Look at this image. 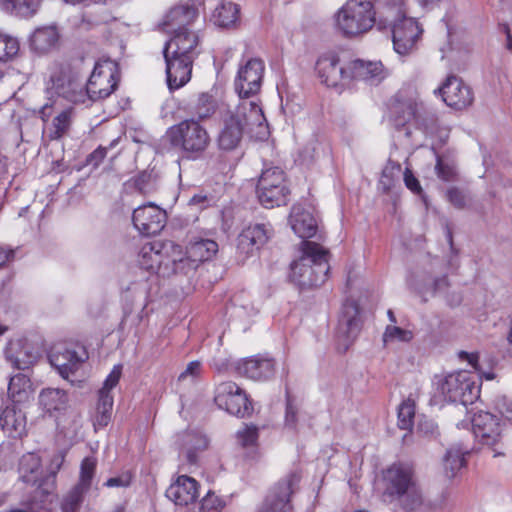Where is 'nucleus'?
Masks as SVG:
<instances>
[{
  "mask_svg": "<svg viewBox=\"0 0 512 512\" xmlns=\"http://www.w3.org/2000/svg\"><path fill=\"white\" fill-rule=\"evenodd\" d=\"M163 47L167 86L180 89L191 79L194 60L200 54L199 35L191 29L175 30Z\"/></svg>",
  "mask_w": 512,
  "mask_h": 512,
  "instance_id": "nucleus-1",
  "label": "nucleus"
},
{
  "mask_svg": "<svg viewBox=\"0 0 512 512\" xmlns=\"http://www.w3.org/2000/svg\"><path fill=\"white\" fill-rule=\"evenodd\" d=\"M301 253L291 263V281L302 289L320 286L329 272V251L316 242L303 241Z\"/></svg>",
  "mask_w": 512,
  "mask_h": 512,
  "instance_id": "nucleus-2",
  "label": "nucleus"
},
{
  "mask_svg": "<svg viewBox=\"0 0 512 512\" xmlns=\"http://www.w3.org/2000/svg\"><path fill=\"white\" fill-rule=\"evenodd\" d=\"M266 119L261 107L254 101H242L234 112L225 117L217 143L221 150L235 149L243 136L246 128L258 126L262 128Z\"/></svg>",
  "mask_w": 512,
  "mask_h": 512,
  "instance_id": "nucleus-3",
  "label": "nucleus"
},
{
  "mask_svg": "<svg viewBox=\"0 0 512 512\" xmlns=\"http://www.w3.org/2000/svg\"><path fill=\"white\" fill-rule=\"evenodd\" d=\"M47 101L39 110L40 118L47 122L52 116L58 97H63L74 104H87L86 85L77 77L63 70L55 71L46 84Z\"/></svg>",
  "mask_w": 512,
  "mask_h": 512,
  "instance_id": "nucleus-4",
  "label": "nucleus"
},
{
  "mask_svg": "<svg viewBox=\"0 0 512 512\" xmlns=\"http://www.w3.org/2000/svg\"><path fill=\"white\" fill-rule=\"evenodd\" d=\"M375 15L370 1L348 0L335 15L336 28L347 37H356L374 26Z\"/></svg>",
  "mask_w": 512,
  "mask_h": 512,
  "instance_id": "nucleus-5",
  "label": "nucleus"
},
{
  "mask_svg": "<svg viewBox=\"0 0 512 512\" xmlns=\"http://www.w3.org/2000/svg\"><path fill=\"white\" fill-rule=\"evenodd\" d=\"M385 22L392 26L395 51L400 55L409 54L422 33L417 21L406 17L401 6H393L388 9Z\"/></svg>",
  "mask_w": 512,
  "mask_h": 512,
  "instance_id": "nucleus-6",
  "label": "nucleus"
},
{
  "mask_svg": "<svg viewBox=\"0 0 512 512\" xmlns=\"http://www.w3.org/2000/svg\"><path fill=\"white\" fill-rule=\"evenodd\" d=\"M391 111L397 126L415 121L418 125L423 126L427 132L433 131L432 126L436 122V117L432 113H427L423 104L419 102L416 92L400 91L396 95Z\"/></svg>",
  "mask_w": 512,
  "mask_h": 512,
  "instance_id": "nucleus-7",
  "label": "nucleus"
},
{
  "mask_svg": "<svg viewBox=\"0 0 512 512\" xmlns=\"http://www.w3.org/2000/svg\"><path fill=\"white\" fill-rule=\"evenodd\" d=\"M166 136L173 147L194 155L205 151L210 142L206 129L193 119L172 126Z\"/></svg>",
  "mask_w": 512,
  "mask_h": 512,
  "instance_id": "nucleus-8",
  "label": "nucleus"
},
{
  "mask_svg": "<svg viewBox=\"0 0 512 512\" xmlns=\"http://www.w3.org/2000/svg\"><path fill=\"white\" fill-rule=\"evenodd\" d=\"M472 431L476 441L493 451V457H503L502 426L497 416L480 411L472 418Z\"/></svg>",
  "mask_w": 512,
  "mask_h": 512,
  "instance_id": "nucleus-9",
  "label": "nucleus"
},
{
  "mask_svg": "<svg viewBox=\"0 0 512 512\" xmlns=\"http://www.w3.org/2000/svg\"><path fill=\"white\" fill-rule=\"evenodd\" d=\"M256 191L260 203L266 208L286 204L289 190L284 171L279 167L263 170Z\"/></svg>",
  "mask_w": 512,
  "mask_h": 512,
  "instance_id": "nucleus-10",
  "label": "nucleus"
},
{
  "mask_svg": "<svg viewBox=\"0 0 512 512\" xmlns=\"http://www.w3.org/2000/svg\"><path fill=\"white\" fill-rule=\"evenodd\" d=\"M265 63L261 58L242 59L234 78V89L243 101L256 96L262 87Z\"/></svg>",
  "mask_w": 512,
  "mask_h": 512,
  "instance_id": "nucleus-11",
  "label": "nucleus"
},
{
  "mask_svg": "<svg viewBox=\"0 0 512 512\" xmlns=\"http://www.w3.org/2000/svg\"><path fill=\"white\" fill-rule=\"evenodd\" d=\"M445 400L463 405L472 404L480 395V386L466 371L449 374L439 383Z\"/></svg>",
  "mask_w": 512,
  "mask_h": 512,
  "instance_id": "nucleus-12",
  "label": "nucleus"
},
{
  "mask_svg": "<svg viewBox=\"0 0 512 512\" xmlns=\"http://www.w3.org/2000/svg\"><path fill=\"white\" fill-rule=\"evenodd\" d=\"M118 80L116 62L110 59L98 61L86 84L88 102L102 100L110 96L117 88Z\"/></svg>",
  "mask_w": 512,
  "mask_h": 512,
  "instance_id": "nucleus-13",
  "label": "nucleus"
},
{
  "mask_svg": "<svg viewBox=\"0 0 512 512\" xmlns=\"http://www.w3.org/2000/svg\"><path fill=\"white\" fill-rule=\"evenodd\" d=\"M170 252L181 254V246L173 242L153 241L145 243L138 254L140 267L152 274L162 271L169 273L168 257Z\"/></svg>",
  "mask_w": 512,
  "mask_h": 512,
  "instance_id": "nucleus-14",
  "label": "nucleus"
},
{
  "mask_svg": "<svg viewBox=\"0 0 512 512\" xmlns=\"http://www.w3.org/2000/svg\"><path fill=\"white\" fill-rule=\"evenodd\" d=\"M214 401L219 408L237 417L250 416L253 412L245 391L232 381L222 382L216 386Z\"/></svg>",
  "mask_w": 512,
  "mask_h": 512,
  "instance_id": "nucleus-15",
  "label": "nucleus"
},
{
  "mask_svg": "<svg viewBox=\"0 0 512 512\" xmlns=\"http://www.w3.org/2000/svg\"><path fill=\"white\" fill-rule=\"evenodd\" d=\"M300 481V475L291 472L268 493L257 512H293L290 496Z\"/></svg>",
  "mask_w": 512,
  "mask_h": 512,
  "instance_id": "nucleus-16",
  "label": "nucleus"
},
{
  "mask_svg": "<svg viewBox=\"0 0 512 512\" xmlns=\"http://www.w3.org/2000/svg\"><path fill=\"white\" fill-rule=\"evenodd\" d=\"M122 374V366L115 365L99 390L96 412L93 418L95 429L104 428L111 420L113 396L111 390L118 384Z\"/></svg>",
  "mask_w": 512,
  "mask_h": 512,
  "instance_id": "nucleus-17",
  "label": "nucleus"
},
{
  "mask_svg": "<svg viewBox=\"0 0 512 512\" xmlns=\"http://www.w3.org/2000/svg\"><path fill=\"white\" fill-rule=\"evenodd\" d=\"M166 218V212L153 203L139 206L132 215L134 227L146 236L160 233L165 227Z\"/></svg>",
  "mask_w": 512,
  "mask_h": 512,
  "instance_id": "nucleus-18",
  "label": "nucleus"
},
{
  "mask_svg": "<svg viewBox=\"0 0 512 512\" xmlns=\"http://www.w3.org/2000/svg\"><path fill=\"white\" fill-rule=\"evenodd\" d=\"M315 69L321 82L328 87L348 84V79H346L348 63L341 65L339 57L334 53L320 56L316 62Z\"/></svg>",
  "mask_w": 512,
  "mask_h": 512,
  "instance_id": "nucleus-19",
  "label": "nucleus"
},
{
  "mask_svg": "<svg viewBox=\"0 0 512 512\" xmlns=\"http://www.w3.org/2000/svg\"><path fill=\"white\" fill-rule=\"evenodd\" d=\"M439 92L443 101L457 110L469 107L474 101L472 89L456 76H449Z\"/></svg>",
  "mask_w": 512,
  "mask_h": 512,
  "instance_id": "nucleus-20",
  "label": "nucleus"
},
{
  "mask_svg": "<svg viewBox=\"0 0 512 512\" xmlns=\"http://www.w3.org/2000/svg\"><path fill=\"white\" fill-rule=\"evenodd\" d=\"M19 478L22 482L41 490L43 494H49L50 489L45 482L41 459L35 453H27L20 458L18 466Z\"/></svg>",
  "mask_w": 512,
  "mask_h": 512,
  "instance_id": "nucleus-21",
  "label": "nucleus"
},
{
  "mask_svg": "<svg viewBox=\"0 0 512 512\" xmlns=\"http://www.w3.org/2000/svg\"><path fill=\"white\" fill-rule=\"evenodd\" d=\"M386 482L385 495L398 497L407 492L414 484L411 468L402 464H393L384 475Z\"/></svg>",
  "mask_w": 512,
  "mask_h": 512,
  "instance_id": "nucleus-22",
  "label": "nucleus"
},
{
  "mask_svg": "<svg viewBox=\"0 0 512 512\" xmlns=\"http://www.w3.org/2000/svg\"><path fill=\"white\" fill-rule=\"evenodd\" d=\"M166 496L177 506H189L199 497V485L194 478L181 475L168 487Z\"/></svg>",
  "mask_w": 512,
  "mask_h": 512,
  "instance_id": "nucleus-23",
  "label": "nucleus"
},
{
  "mask_svg": "<svg viewBox=\"0 0 512 512\" xmlns=\"http://www.w3.org/2000/svg\"><path fill=\"white\" fill-rule=\"evenodd\" d=\"M359 306L355 301L347 300L341 310L338 320L337 335L344 338L345 348L357 336L361 328Z\"/></svg>",
  "mask_w": 512,
  "mask_h": 512,
  "instance_id": "nucleus-24",
  "label": "nucleus"
},
{
  "mask_svg": "<svg viewBox=\"0 0 512 512\" xmlns=\"http://www.w3.org/2000/svg\"><path fill=\"white\" fill-rule=\"evenodd\" d=\"M272 234L269 224H255L245 228L237 238V249L240 253L249 255L264 245Z\"/></svg>",
  "mask_w": 512,
  "mask_h": 512,
  "instance_id": "nucleus-25",
  "label": "nucleus"
},
{
  "mask_svg": "<svg viewBox=\"0 0 512 512\" xmlns=\"http://www.w3.org/2000/svg\"><path fill=\"white\" fill-rule=\"evenodd\" d=\"M238 373L252 380H268L274 376L275 363L273 359L253 356L243 359L237 363Z\"/></svg>",
  "mask_w": 512,
  "mask_h": 512,
  "instance_id": "nucleus-26",
  "label": "nucleus"
},
{
  "mask_svg": "<svg viewBox=\"0 0 512 512\" xmlns=\"http://www.w3.org/2000/svg\"><path fill=\"white\" fill-rule=\"evenodd\" d=\"M5 357L14 368L25 370L36 361L37 354L26 339H16L8 343Z\"/></svg>",
  "mask_w": 512,
  "mask_h": 512,
  "instance_id": "nucleus-27",
  "label": "nucleus"
},
{
  "mask_svg": "<svg viewBox=\"0 0 512 512\" xmlns=\"http://www.w3.org/2000/svg\"><path fill=\"white\" fill-rule=\"evenodd\" d=\"M49 360L59 374L67 380H69V376L73 375L84 362L83 357L64 346L55 347L49 355Z\"/></svg>",
  "mask_w": 512,
  "mask_h": 512,
  "instance_id": "nucleus-28",
  "label": "nucleus"
},
{
  "mask_svg": "<svg viewBox=\"0 0 512 512\" xmlns=\"http://www.w3.org/2000/svg\"><path fill=\"white\" fill-rule=\"evenodd\" d=\"M289 223L294 233L300 238L313 237L318 228L317 218L313 212L300 204L292 207Z\"/></svg>",
  "mask_w": 512,
  "mask_h": 512,
  "instance_id": "nucleus-29",
  "label": "nucleus"
},
{
  "mask_svg": "<svg viewBox=\"0 0 512 512\" xmlns=\"http://www.w3.org/2000/svg\"><path fill=\"white\" fill-rule=\"evenodd\" d=\"M384 78V70L381 62H372L356 59L348 63L346 79L348 84L353 80H376Z\"/></svg>",
  "mask_w": 512,
  "mask_h": 512,
  "instance_id": "nucleus-30",
  "label": "nucleus"
},
{
  "mask_svg": "<svg viewBox=\"0 0 512 512\" xmlns=\"http://www.w3.org/2000/svg\"><path fill=\"white\" fill-rule=\"evenodd\" d=\"M1 429L12 438H20L26 433L25 413L15 405L7 406L0 414Z\"/></svg>",
  "mask_w": 512,
  "mask_h": 512,
  "instance_id": "nucleus-31",
  "label": "nucleus"
},
{
  "mask_svg": "<svg viewBox=\"0 0 512 512\" xmlns=\"http://www.w3.org/2000/svg\"><path fill=\"white\" fill-rule=\"evenodd\" d=\"M197 16L198 11L193 6H175L165 16L163 25L168 33H175V30L189 29L188 26L197 18Z\"/></svg>",
  "mask_w": 512,
  "mask_h": 512,
  "instance_id": "nucleus-32",
  "label": "nucleus"
},
{
  "mask_svg": "<svg viewBox=\"0 0 512 512\" xmlns=\"http://www.w3.org/2000/svg\"><path fill=\"white\" fill-rule=\"evenodd\" d=\"M59 37L53 25L37 28L30 37L31 49L39 54L48 53L58 45Z\"/></svg>",
  "mask_w": 512,
  "mask_h": 512,
  "instance_id": "nucleus-33",
  "label": "nucleus"
},
{
  "mask_svg": "<svg viewBox=\"0 0 512 512\" xmlns=\"http://www.w3.org/2000/svg\"><path fill=\"white\" fill-rule=\"evenodd\" d=\"M32 394V383L27 375L18 373L10 378L8 396L14 404L28 402Z\"/></svg>",
  "mask_w": 512,
  "mask_h": 512,
  "instance_id": "nucleus-34",
  "label": "nucleus"
},
{
  "mask_svg": "<svg viewBox=\"0 0 512 512\" xmlns=\"http://www.w3.org/2000/svg\"><path fill=\"white\" fill-rule=\"evenodd\" d=\"M67 403V394L61 389L46 388L39 395V404L48 413L65 410Z\"/></svg>",
  "mask_w": 512,
  "mask_h": 512,
  "instance_id": "nucleus-35",
  "label": "nucleus"
},
{
  "mask_svg": "<svg viewBox=\"0 0 512 512\" xmlns=\"http://www.w3.org/2000/svg\"><path fill=\"white\" fill-rule=\"evenodd\" d=\"M187 254L198 263L211 260L218 252V244L211 239L192 240L187 247Z\"/></svg>",
  "mask_w": 512,
  "mask_h": 512,
  "instance_id": "nucleus-36",
  "label": "nucleus"
},
{
  "mask_svg": "<svg viewBox=\"0 0 512 512\" xmlns=\"http://www.w3.org/2000/svg\"><path fill=\"white\" fill-rule=\"evenodd\" d=\"M41 0H0L2 10L21 18H30L39 10Z\"/></svg>",
  "mask_w": 512,
  "mask_h": 512,
  "instance_id": "nucleus-37",
  "label": "nucleus"
},
{
  "mask_svg": "<svg viewBox=\"0 0 512 512\" xmlns=\"http://www.w3.org/2000/svg\"><path fill=\"white\" fill-rule=\"evenodd\" d=\"M207 447V439L194 432L185 433L182 437L181 455H183L189 464H195L197 461V452Z\"/></svg>",
  "mask_w": 512,
  "mask_h": 512,
  "instance_id": "nucleus-38",
  "label": "nucleus"
},
{
  "mask_svg": "<svg viewBox=\"0 0 512 512\" xmlns=\"http://www.w3.org/2000/svg\"><path fill=\"white\" fill-rule=\"evenodd\" d=\"M469 453L467 447L453 445L446 452L444 457V471L448 478H453L456 473L465 465V455Z\"/></svg>",
  "mask_w": 512,
  "mask_h": 512,
  "instance_id": "nucleus-39",
  "label": "nucleus"
},
{
  "mask_svg": "<svg viewBox=\"0 0 512 512\" xmlns=\"http://www.w3.org/2000/svg\"><path fill=\"white\" fill-rule=\"evenodd\" d=\"M73 122V109L67 108L60 111L48 127V136L51 140H58L66 136Z\"/></svg>",
  "mask_w": 512,
  "mask_h": 512,
  "instance_id": "nucleus-40",
  "label": "nucleus"
},
{
  "mask_svg": "<svg viewBox=\"0 0 512 512\" xmlns=\"http://www.w3.org/2000/svg\"><path fill=\"white\" fill-rule=\"evenodd\" d=\"M238 14L239 8L236 4L221 3L213 12L212 20L216 26L227 28L236 23Z\"/></svg>",
  "mask_w": 512,
  "mask_h": 512,
  "instance_id": "nucleus-41",
  "label": "nucleus"
},
{
  "mask_svg": "<svg viewBox=\"0 0 512 512\" xmlns=\"http://www.w3.org/2000/svg\"><path fill=\"white\" fill-rule=\"evenodd\" d=\"M168 262L169 270L171 269L173 273L183 275H189L191 272L195 271L199 265L189 254H184L182 250L181 254L170 252Z\"/></svg>",
  "mask_w": 512,
  "mask_h": 512,
  "instance_id": "nucleus-42",
  "label": "nucleus"
},
{
  "mask_svg": "<svg viewBox=\"0 0 512 512\" xmlns=\"http://www.w3.org/2000/svg\"><path fill=\"white\" fill-rule=\"evenodd\" d=\"M402 172L401 165L397 162L389 160L382 170L379 180V187L383 192H388L399 180Z\"/></svg>",
  "mask_w": 512,
  "mask_h": 512,
  "instance_id": "nucleus-43",
  "label": "nucleus"
},
{
  "mask_svg": "<svg viewBox=\"0 0 512 512\" xmlns=\"http://www.w3.org/2000/svg\"><path fill=\"white\" fill-rule=\"evenodd\" d=\"M191 110L198 119H206L214 114L216 101L210 94L200 93L194 101Z\"/></svg>",
  "mask_w": 512,
  "mask_h": 512,
  "instance_id": "nucleus-44",
  "label": "nucleus"
},
{
  "mask_svg": "<svg viewBox=\"0 0 512 512\" xmlns=\"http://www.w3.org/2000/svg\"><path fill=\"white\" fill-rule=\"evenodd\" d=\"M87 492L76 485L73 486L62 499V512H78Z\"/></svg>",
  "mask_w": 512,
  "mask_h": 512,
  "instance_id": "nucleus-45",
  "label": "nucleus"
},
{
  "mask_svg": "<svg viewBox=\"0 0 512 512\" xmlns=\"http://www.w3.org/2000/svg\"><path fill=\"white\" fill-rule=\"evenodd\" d=\"M97 460L94 457H85L80 465L79 481L76 486L89 491L95 475Z\"/></svg>",
  "mask_w": 512,
  "mask_h": 512,
  "instance_id": "nucleus-46",
  "label": "nucleus"
},
{
  "mask_svg": "<svg viewBox=\"0 0 512 512\" xmlns=\"http://www.w3.org/2000/svg\"><path fill=\"white\" fill-rule=\"evenodd\" d=\"M397 499L400 500L401 506L406 511H417L424 505L422 492L416 484L403 493V495L398 496Z\"/></svg>",
  "mask_w": 512,
  "mask_h": 512,
  "instance_id": "nucleus-47",
  "label": "nucleus"
},
{
  "mask_svg": "<svg viewBox=\"0 0 512 512\" xmlns=\"http://www.w3.org/2000/svg\"><path fill=\"white\" fill-rule=\"evenodd\" d=\"M415 402L408 398L398 408V426L403 430H411L414 425Z\"/></svg>",
  "mask_w": 512,
  "mask_h": 512,
  "instance_id": "nucleus-48",
  "label": "nucleus"
},
{
  "mask_svg": "<svg viewBox=\"0 0 512 512\" xmlns=\"http://www.w3.org/2000/svg\"><path fill=\"white\" fill-rule=\"evenodd\" d=\"M19 42L16 38L0 33V61H8L19 52Z\"/></svg>",
  "mask_w": 512,
  "mask_h": 512,
  "instance_id": "nucleus-49",
  "label": "nucleus"
},
{
  "mask_svg": "<svg viewBox=\"0 0 512 512\" xmlns=\"http://www.w3.org/2000/svg\"><path fill=\"white\" fill-rule=\"evenodd\" d=\"M238 444L243 448L253 447L258 440V428L254 425L245 424L236 433Z\"/></svg>",
  "mask_w": 512,
  "mask_h": 512,
  "instance_id": "nucleus-50",
  "label": "nucleus"
},
{
  "mask_svg": "<svg viewBox=\"0 0 512 512\" xmlns=\"http://www.w3.org/2000/svg\"><path fill=\"white\" fill-rule=\"evenodd\" d=\"M413 338V333L410 330L400 328L398 326L388 325L383 334V342H409Z\"/></svg>",
  "mask_w": 512,
  "mask_h": 512,
  "instance_id": "nucleus-51",
  "label": "nucleus"
},
{
  "mask_svg": "<svg viewBox=\"0 0 512 512\" xmlns=\"http://www.w3.org/2000/svg\"><path fill=\"white\" fill-rule=\"evenodd\" d=\"M299 405L295 399L286 393V411H285V426L288 428H295L298 422Z\"/></svg>",
  "mask_w": 512,
  "mask_h": 512,
  "instance_id": "nucleus-52",
  "label": "nucleus"
},
{
  "mask_svg": "<svg viewBox=\"0 0 512 512\" xmlns=\"http://www.w3.org/2000/svg\"><path fill=\"white\" fill-rule=\"evenodd\" d=\"M322 151L321 144L315 140L310 141L300 152L301 161L305 164H311L320 157Z\"/></svg>",
  "mask_w": 512,
  "mask_h": 512,
  "instance_id": "nucleus-53",
  "label": "nucleus"
},
{
  "mask_svg": "<svg viewBox=\"0 0 512 512\" xmlns=\"http://www.w3.org/2000/svg\"><path fill=\"white\" fill-rule=\"evenodd\" d=\"M224 501L212 492H208L200 502L201 512H220L224 507Z\"/></svg>",
  "mask_w": 512,
  "mask_h": 512,
  "instance_id": "nucleus-54",
  "label": "nucleus"
},
{
  "mask_svg": "<svg viewBox=\"0 0 512 512\" xmlns=\"http://www.w3.org/2000/svg\"><path fill=\"white\" fill-rule=\"evenodd\" d=\"M131 185L143 195H146L152 190V182H151V174L142 171L135 178H133L130 182Z\"/></svg>",
  "mask_w": 512,
  "mask_h": 512,
  "instance_id": "nucleus-55",
  "label": "nucleus"
},
{
  "mask_svg": "<svg viewBox=\"0 0 512 512\" xmlns=\"http://www.w3.org/2000/svg\"><path fill=\"white\" fill-rule=\"evenodd\" d=\"M448 201L457 209H464L467 207L469 197L468 195L457 187H452L447 190Z\"/></svg>",
  "mask_w": 512,
  "mask_h": 512,
  "instance_id": "nucleus-56",
  "label": "nucleus"
},
{
  "mask_svg": "<svg viewBox=\"0 0 512 512\" xmlns=\"http://www.w3.org/2000/svg\"><path fill=\"white\" fill-rule=\"evenodd\" d=\"M131 482L132 473L126 470L116 476L107 479L104 482V486L107 488H127L131 485Z\"/></svg>",
  "mask_w": 512,
  "mask_h": 512,
  "instance_id": "nucleus-57",
  "label": "nucleus"
},
{
  "mask_svg": "<svg viewBox=\"0 0 512 512\" xmlns=\"http://www.w3.org/2000/svg\"><path fill=\"white\" fill-rule=\"evenodd\" d=\"M63 462H64L63 454H57L51 460L50 472H49V474L45 475V482H47V486H49L50 490L53 488L55 476H56L57 472L60 470Z\"/></svg>",
  "mask_w": 512,
  "mask_h": 512,
  "instance_id": "nucleus-58",
  "label": "nucleus"
},
{
  "mask_svg": "<svg viewBox=\"0 0 512 512\" xmlns=\"http://www.w3.org/2000/svg\"><path fill=\"white\" fill-rule=\"evenodd\" d=\"M498 412L508 421L512 422V400L506 396H500L496 400Z\"/></svg>",
  "mask_w": 512,
  "mask_h": 512,
  "instance_id": "nucleus-59",
  "label": "nucleus"
},
{
  "mask_svg": "<svg viewBox=\"0 0 512 512\" xmlns=\"http://www.w3.org/2000/svg\"><path fill=\"white\" fill-rule=\"evenodd\" d=\"M436 171L438 177L444 181H451L456 174L454 167L444 164L440 157H437Z\"/></svg>",
  "mask_w": 512,
  "mask_h": 512,
  "instance_id": "nucleus-60",
  "label": "nucleus"
},
{
  "mask_svg": "<svg viewBox=\"0 0 512 512\" xmlns=\"http://www.w3.org/2000/svg\"><path fill=\"white\" fill-rule=\"evenodd\" d=\"M202 372V364L200 361L195 360L191 361L187 364L185 370L179 375L178 379L179 381L185 380L188 377H191L192 379L197 378L200 376Z\"/></svg>",
  "mask_w": 512,
  "mask_h": 512,
  "instance_id": "nucleus-61",
  "label": "nucleus"
},
{
  "mask_svg": "<svg viewBox=\"0 0 512 512\" xmlns=\"http://www.w3.org/2000/svg\"><path fill=\"white\" fill-rule=\"evenodd\" d=\"M403 179L406 187L413 193L419 194L422 191L418 179L413 175L409 168H406L403 172Z\"/></svg>",
  "mask_w": 512,
  "mask_h": 512,
  "instance_id": "nucleus-62",
  "label": "nucleus"
},
{
  "mask_svg": "<svg viewBox=\"0 0 512 512\" xmlns=\"http://www.w3.org/2000/svg\"><path fill=\"white\" fill-rule=\"evenodd\" d=\"M417 430L426 436L433 435L437 430V425L431 419L420 418L417 424Z\"/></svg>",
  "mask_w": 512,
  "mask_h": 512,
  "instance_id": "nucleus-63",
  "label": "nucleus"
},
{
  "mask_svg": "<svg viewBox=\"0 0 512 512\" xmlns=\"http://www.w3.org/2000/svg\"><path fill=\"white\" fill-rule=\"evenodd\" d=\"M106 154L107 149L105 147L99 146L88 156L87 162L88 164L97 167L106 157Z\"/></svg>",
  "mask_w": 512,
  "mask_h": 512,
  "instance_id": "nucleus-64",
  "label": "nucleus"
}]
</instances>
